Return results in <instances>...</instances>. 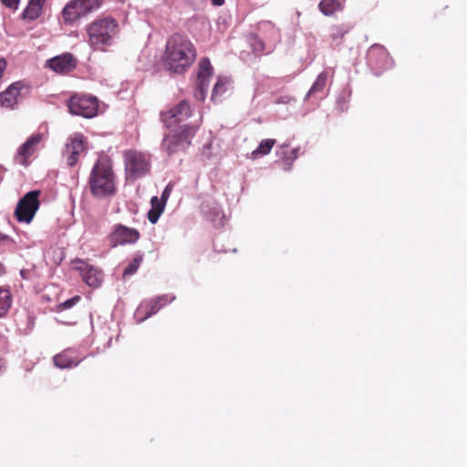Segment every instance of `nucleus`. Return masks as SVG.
I'll list each match as a JSON object with an SVG mask.
<instances>
[{
    "label": "nucleus",
    "instance_id": "nucleus-8",
    "mask_svg": "<svg viewBox=\"0 0 467 467\" xmlns=\"http://www.w3.org/2000/svg\"><path fill=\"white\" fill-rule=\"evenodd\" d=\"M192 115L191 104L187 100H182L172 108L163 110L160 114L161 121L170 129L186 121Z\"/></svg>",
    "mask_w": 467,
    "mask_h": 467
},
{
    "label": "nucleus",
    "instance_id": "nucleus-36",
    "mask_svg": "<svg viewBox=\"0 0 467 467\" xmlns=\"http://www.w3.org/2000/svg\"><path fill=\"white\" fill-rule=\"evenodd\" d=\"M161 213L160 211L150 209L148 213V219L151 223H156Z\"/></svg>",
    "mask_w": 467,
    "mask_h": 467
},
{
    "label": "nucleus",
    "instance_id": "nucleus-5",
    "mask_svg": "<svg viewBox=\"0 0 467 467\" xmlns=\"http://www.w3.org/2000/svg\"><path fill=\"white\" fill-rule=\"evenodd\" d=\"M103 3L104 0H70L62 9V22L67 26H73L79 19L99 10Z\"/></svg>",
    "mask_w": 467,
    "mask_h": 467
},
{
    "label": "nucleus",
    "instance_id": "nucleus-16",
    "mask_svg": "<svg viewBox=\"0 0 467 467\" xmlns=\"http://www.w3.org/2000/svg\"><path fill=\"white\" fill-rule=\"evenodd\" d=\"M258 34L267 42L269 50H275L277 43L280 42L279 29L269 21H263L258 24Z\"/></svg>",
    "mask_w": 467,
    "mask_h": 467
},
{
    "label": "nucleus",
    "instance_id": "nucleus-1",
    "mask_svg": "<svg viewBox=\"0 0 467 467\" xmlns=\"http://www.w3.org/2000/svg\"><path fill=\"white\" fill-rule=\"evenodd\" d=\"M196 49L184 35L172 34L166 42L162 55L164 67L175 74L184 73L195 61Z\"/></svg>",
    "mask_w": 467,
    "mask_h": 467
},
{
    "label": "nucleus",
    "instance_id": "nucleus-21",
    "mask_svg": "<svg viewBox=\"0 0 467 467\" xmlns=\"http://www.w3.org/2000/svg\"><path fill=\"white\" fill-rule=\"evenodd\" d=\"M345 5L341 0H321L318 10L326 16H332L344 10Z\"/></svg>",
    "mask_w": 467,
    "mask_h": 467
},
{
    "label": "nucleus",
    "instance_id": "nucleus-3",
    "mask_svg": "<svg viewBox=\"0 0 467 467\" xmlns=\"http://www.w3.org/2000/svg\"><path fill=\"white\" fill-rule=\"evenodd\" d=\"M88 44L93 50L106 51L119 32L118 21L110 16H99L87 25Z\"/></svg>",
    "mask_w": 467,
    "mask_h": 467
},
{
    "label": "nucleus",
    "instance_id": "nucleus-7",
    "mask_svg": "<svg viewBox=\"0 0 467 467\" xmlns=\"http://www.w3.org/2000/svg\"><path fill=\"white\" fill-rule=\"evenodd\" d=\"M40 194L41 192L39 190H34L26 193L19 200L15 211V216L18 222L29 223L33 220L40 206Z\"/></svg>",
    "mask_w": 467,
    "mask_h": 467
},
{
    "label": "nucleus",
    "instance_id": "nucleus-22",
    "mask_svg": "<svg viewBox=\"0 0 467 467\" xmlns=\"http://www.w3.org/2000/svg\"><path fill=\"white\" fill-rule=\"evenodd\" d=\"M249 45L253 49L254 53L262 55L263 53L270 54L274 50H269V47L266 41L257 34H250L248 37Z\"/></svg>",
    "mask_w": 467,
    "mask_h": 467
},
{
    "label": "nucleus",
    "instance_id": "nucleus-20",
    "mask_svg": "<svg viewBox=\"0 0 467 467\" xmlns=\"http://www.w3.org/2000/svg\"><path fill=\"white\" fill-rule=\"evenodd\" d=\"M352 28L353 26L348 22L335 24L331 26L329 30V37L332 43H334L335 45L342 44L345 36L348 34Z\"/></svg>",
    "mask_w": 467,
    "mask_h": 467
},
{
    "label": "nucleus",
    "instance_id": "nucleus-33",
    "mask_svg": "<svg viewBox=\"0 0 467 467\" xmlns=\"http://www.w3.org/2000/svg\"><path fill=\"white\" fill-rule=\"evenodd\" d=\"M151 209L163 213L166 202L159 199L157 196H153L150 200Z\"/></svg>",
    "mask_w": 467,
    "mask_h": 467
},
{
    "label": "nucleus",
    "instance_id": "nucleus-41",
    "mask_svg": "<svg viewBox=\"0 0 467 467\" xmlns=\"http://www.w3.org/2000/svg\"><path fill=\"white\" fill-rule=\"evenodd\" d=\"M5 368V361L0 358V373Z\"/></svg>",
    "mask_w": 467,
    "mask_h": 467
},
{
    "label": "nucleus",
    "instance_id": "nucleus-30",
    "mask_svg": "<svg viewBox=\"0 0 467 467\" xmlns=\"http://www.w3.org/2000/svg\"><path fill=\"white\" fill-rule=\"evenodd\" d=\"M228 80L223 78H219L217 82L215 83L213 92H212V100H214L217 96L223 95L226 91V85Z\"/></svg>",
    "mask_w": 467,
    "mask_h": 467
},
{
    "label": "nucleus",
    "instance_id": "nucleus-42",
    "mask_svg": "<svg viewBox=\"0 0 467 467\" xmlns=\"http://www.w3.org/2000/svg\"><path fill=\"white\" fill-rule=\"evenodd\" d=\"M5 273V267L2 263H0V276L3 275Z\"/></svg>",
    "mask_w": 467,
    "mask_h": 467
},
{
    "label": "nucleus",
    "instance_id": "nucleus-26",
    "mask_svg": "<svg viewBox=\"0 0 467 467\" xmlns=\"http://www.w3.org/2000/svg\"><path fill=\"white\" fill-rule=\"evenodd\" d=\"M210 78L211 77L204 76H202V78L197 77L196 89L194 92V97L196 99L204 100L209 86Z\"/></svg>",
    "mask_w": 467,
    "mask_h": 467
},
{
    "label": "nucleus",
    "instance_id": "nucleus-4",
    "mask_svg": "<svg viewBox=\"0 0 467 467\" xmlns=\"http://www.w3.org/2000/svg\"><path fill=\"white\" fill-rule=\"evenodd\" d=\"M198 130L197 125H183L171 130L161 141V150L171 156L185 151Z\"/></svg>",
    "mask_w": 467,
    "mask_h": 467
},
{
    "label": "nucleus",
    "instance_id": "nucleus-37",
    "mask_svg": "<svg viewBox=\"0 0 467 467\" xmlns=\"http://www.w3.org/2000/svg\"><path fill=\"white\" fill-rule=\"evenodd\" d=\"M161 213L160 211L150 209L148 213V219L151 223H156Z\"/></svg>",
    "mask_w": 467,
    "mask_h": 467
},
{
    "label": "nucleus",
    "instance_id": "nucleus-6",
    "mask_svg": "<svg viewBox=\"0 0 467 467\" xmlns=\"http://www.w3.org/2000/svg\"><path fill=\"white\" fill-rule=\"evenodd\" d=\"M99 99L92 95L76 93L67 100V108L71 114L90 119L99 112Z\"/></svg>",
    "mask_w": 467,
    "mask_h": 467
},
{
    "label": "nucleus",
    "instance_id": "nucleus-35",
    "mask_svg": "<svg viewBox=\"0 0 467 467\" xmlns=\"http://www.w3.org/2000/svg\"><path fill=\"white\" fill-rule=\"evenodd\" d=\"M21 0H1V3L7 8L16 10Z\"/></svg>",
    "mask_w": 467,
    "mask_h": 467
},
{
    "label": "nucleus",
    "instance_id": "nucleus-38",
    "mask_svg": "<svg viewBox=\"0 0 467 467\" xmlns=\"http://www.w3.org/2000/svg\"><path fill=\"white\" fill-rule=\"evenodd\" d=\"M171 191H172V185H171V183H169L163 190L161 200L163 201L164 202H167V201L171 193Z\"/></svg>",
    "mask_w": 467,
    "mask_h": 467
},
{
    "label": "nucleus",
    "instance_id": "nucleus-13",
    "mask_svg": "<svg viewBox=\"0 0 467 467\" xmlns=\"http://www.w3.org/2000/svg\"><path fill=\"white\" fill-rule=\"evenodd\" d=\"M77 58L71 53H63L46 62V67L57 74H68L77 67Z\"/></svg>",
    "mask_w": 467,
    "mask_h": 467
},
{
    "label": "nucleus",
    "instance_id": "nucleus-34",
    "mask_svg": "<svg viewBox=\"0 0 467 467\" xmlns=\"http://www.w3.org/2000/svg\"><path fill=\"white\" fill-rule=\"evenodd\" d=\"M14 244V240L8 236L7 234H2L0 232V251L5 247L10 246Z\"/></svg>",
    "mask_w": 467,
    "mask_h": 467
},
{
    "label": "nucleus",
    "instance_id": "nucleus-25",
    "mask_svg": "<svg viewBox=\"0 0 467 467\" xmlns=\"http://www.w3.org/2000/svg\"><path fill=\"white\" fill-rule=\"evenodd\" d=\"M299 148L290 149L287 144H283L280 151L277 153L287 166H291L292 162L298 157Z\"/></svg>",
    "mask_w": 467,
    "mask_h": 467
},
{
    "label": "nucleus",
    "instance_id": "nucleus-23",
    "mask_svg": "<svg viewBox=\"0 0 467 467\" xmlns=\"http://www.w3.org/2000/svg\"><path fill=\"white\" fill-rule=\"evenodd\" d=\"M276 140L274 139H265L263 140L258 147L252 151L251 157L252 159H258L260 157H263L265 155H267L270 153L273 147L275 145Z\"/></svg>",
    "mask_w": 467,
    "mask_h": 467
},
{
    "label": "nucleus",
    "instance_id": "nucleus-10",
    "mask_svg": "<svg viewBox=\"0 0 467 467\" xmlns=\"http://www.w3.org/2000/svg\"><path fill=\"white\" fill-rule=\"evenodd\" d=\"M140 237V234L137 229L118 223L113 226L109 235V246L117 247L118 245L135 244Z\"/></svg>",
    "mask_w": 467,
    "mask_h": 467
},
{
    "label": "nucleus",
    "instance_id": "nucleus-40",
    "mask_svg": "<svg viewBox=\"0 0 467 467\" xmlns=\"http://www.w3.org/2000/svg\"><path fill=\"white\" fill-rule=\"evenodd\" d=\"M211 2L216 6H221L224 4V0H211Z\"/></svg>",
    "mask_w": 467,
    "mask_h": 467
},
{
    "label": "nucleus",
    "instance_id": "nucleus-18",
    "mask_svg": "<svg viewBox=\"0 0 467 467\" xmlns=\"http://www.w3.org/2000/svg\"><path fill=\"white\" fill-rule=\"evenodd\" d=\"M47 0H28L27 5L21 14V17L25 21H35L39 18L44 10Z\"/></svg>",
    "mask_w": 467,
    "mask_h": 467
},
{
    "label": "nucleus",
    "instance_id": "nucleus-31",
    "mask_svg": "<svg viewBox=\"0 0 467 467\" xmlns=\"http://www.w3.org/2000/svg\"><path fill=\"white\" fill-rule=\"evenodd\" d=\"M296 101V98L287 93L280 94L275 99V104L276 105H292Z\"/></svg>",
    "mask_w": 467,
    "mask_h": 467
},
{
    "label": "nucleus",
    "instance_id": "nucleus-14",
    "mask_svg": "<svg viewBox=\"0 0 467 467\" xmlns=\"http://www.w3.org/2000/svg\"><path fill=\"white\" fill-rule=\"evenodd\" d=\"M42 140L43 135L41 133L33 134L29 137L26 141L18 148L16 161L23 166H27L29 164L28 159L36 152Z\"/></svg>",
    "mask_w": 467,
    "mask_h": 467
},
{
    "label": "nucleus",
    "instance_id": "nucleus-2",
    "mask_svg": "<svg viewBox=\"0 0 467 467\" xmlns=\"http://www.w3.org/2000/svg\"><path fill=\"white\" fill-rule=\"evenodd\" d=\"M88 187L93 197L104 199L117 192L116 175L111 161L108 157H100L91 169Z\"/></svg>",
    "mask_w": 467,
    "mask_h": 467
},
{
    "label": "nucleus",
    "instance_id": "nucleus-24",
    "mask_svg": "<svg viewBox=\"0 0 467 467\" xmlns=\"http://www.w3.org/2000/svg\"><path fill=\"white\" fill-rule=\"evenodd\" d=\"M12 306V294L9 289L0 287V318L4 317Z\"/></svg>",
    "mask_w": 467,
    "mask_h": 467
},
{
    "label": "nucleus",
    "instance_id": "nucleus-15",
    "mask_svg": "<svg viewBox=\"0 0 467 467\" xmlns=\"http://www.w3.org/2000/svg\"><path fill=\"white\" fill-rule=\"evenodd\" d=\"M175 299L174 296L171 295H162L157 296L154 299H150L149 301H145L140 304L138 308V313L144 314V317L141 318L142 320L151 317L160 311L162 307L171 303Z\"/></svg>",
    "mask_w": 467,
    "mask_h": 467
},
{
    "label": "nucleus",
    "instance_id": "nucleus-32",
    "mask_svg": "<svg viewBox=\"0 0 467 467\" xmlns=\"http://www.w3.org/2000/svg\"><path fill=\"white\" fill-rule=\"evenodd\" d=\"M80 300H81V297L79 296H75L72 298L67 299L65 302L57 305L56 309L57 312L64 311L66 309L71 308L73 306H75Z\"/></svg>",
    "mask_w": 467,
    "mask_h": 467
},
{
    "label": "nucleus",
    "instance_id": "nucleus-27",
    "mask_svg": "<svg viewBox=\"0 0 467 467\" xmlns=\"http://www.w3.org/2000/svg\"><path fill=\"white\" fill-rule=\"evenodd\" d=\"M327 73L326 71L321 72L314 84L312 85L311 88L309 89L306 97H309L313 94L322 92L327 85Z\"/></svg>",
    "mask_w": 467,
    "mask_h": 467
},
{
    "label": "nucleus",
    "instance_id": "nucleus-19",
    "mask_svg": "<svg viewBox=\"0 0 467 467\" xmlns=\"http://www.w3.org/2000/svg\"><path fill=\"white\" fill-rule=\"evenodd\" d=\"M23 88L21 82L11 84L4 92L0 94V102L3 107L13 108L17 103V97Z\"/></svg>",
    "mask_w": 467,
    "mask_h": 467
},
{
    "label": "nucleus",
    "instance_id": "nucleus-11",
    "mask_svg": "<svg viewBox=\"0 0 467 467\" xmlns=\"http://www.w3.org/2000/svg\"><path fill=\"white\" fill-rule=\"evenodd\" d=\"M86 150V140L83 134L74 133L66 143L63 156L69 167L77 165L81 153Z\"/></svg>",
    "mask_w": 467,
    "mask_h": 467
},
{
    "label": "nucleus",
    "instance_id": "nucleus-28",
    "mask_svg": "<svg viewBox=\"0 0 467 467\" xmlns=\"http://www.w3.org/2000/svg\"><path fill=\"white\" fill-rule=\"evenodd\" d=\"M143 261V255L142 254H137L131 262L124 268L123 270V275H132L137 272L139 269L141 262Z\"/></svg>",
    "mask_w": 467,
    "mask_h": 467
},
{
    "label": "nucleus",
    "instance_id": "nucleus-39",
    "mask_svg": "<svg viewBox=\"0 0 467 467\" xmlns=\"http://www.w3.org/2000/svg\"><path fill=\"white\" fill-rule=\"evenodd\" d=\"M376 51L379 52L382 56H386L385 50L382 48H379V47H372L369 50L368 56L371 57Z\"/></svg>",
    "mask_w": 467,
    "mask_h": 467
},
{
    "label": "nucleus",
    "instance_id": "nucleus-29",
    "mask_svg": "<svg viewBox=\"0 0 467 467\" xmlns=\"http://www.w3.org/2000/svg\"><path fill=\"white\" fill-rule=\"evenodd\" d=\"M213 67L211 65L210 60L205 57L202 58L199 62V71H198V78L204 77H212L213 75Z\"/></svg>",
    "mask_w": 467,
    "mask_h": 467
},
{
    "label": "nucleus",
    "instance_id": "nucleus-17",
    "mask_svg": "<svg viewBox=\"0 0 467 467\" xmlns=\"http://www.w3.org/2000/svg\"><path fill=\"white\" fill-rule=\"evenodd\" d=\"M56 367L59 368H70L77 367L81 361L73 349H65L53 358Z\"/></svg>",
    "mask_w": 467,
    "mask_h": 467
},
{
    "label": "nucleus",
    "instance_id": "nucleus-12",
    "mask_svg": "<svg viewBox=\"0 0 467 467\" xmlns=\"http://www.w3.org/2000/svg\"><path fill=\"white\" fill-rule=\"evenodd\" d=\"M74 269L79 272L83 281L88 286L98 287L102 283V272L83 260L77 261Z\"/></svg>",
    "mask_w": 467,
    "mask_h": 467
},
{
    "label": "nucleus",
    "instance_id": "nucleus-9",
    "mask_svg": "<svg viewBox=\"0 0 467 467\" xmlns=\"http://www.w3.org/2000/svg\"><path fill=\"white\" fill-rule=\"evenodd\" d=\"M125 167L129 175L137 179L149 171V161L143 153L137 150H127L124 153Z\"/></svg>",
    "mask_w": 467,
    "mask_h": 467
}]
</instances>
